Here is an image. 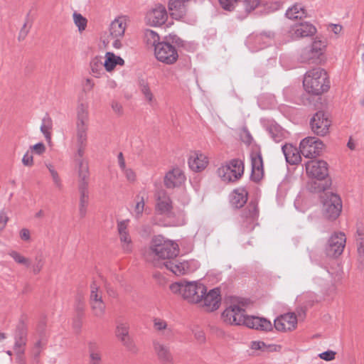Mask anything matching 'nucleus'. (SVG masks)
<instances>
[{
  "mask_svg": "<svg viewBox=\"0 0 364 364\" xmlns=\"http://www.w3.org/2000/svg\"><path fill=\"white\" fill-rule=\"evenodd\" d=\"M163 264L166 269H169L177 276L186 274L191 272L190 268L191 263L187 261L180 262L173 259L164 262Z\"/></svg>",
  "mask_w": 364,
  "mask_h": 364,
  "instance_id": "cd10ccee",
  "label": "nucleus"
},
{
  "mask_svg": "<svg viewBox=\"0 0 364 364\" xmlns=\"http://www.w3.org/2000/svg\"><path fill=\"white\" fill-rule=\"evenodd\" d=\"M31 151H33L36 154L41 155L46 151V146L42 142L36 144L30 147Z\"/></svg>",
  "mask_w": 364,
  "mask_h": 364,
  "instance_id": "052dcab7",
  "label": "nucleus"
},
{
  "mask_svg": "<svg viewBox=\"0 0 364 364\" xmlns=\"http://www.w3.org/2000/svg\"><path fill=\"white\" fill-rule=\"evenodd\" d=\"M307 175L318 181L324 179L328 176V164L323 160H311L306 164Z\"/></svg>",
  "mask_w": 364,
  "mask_h": 364,
  "instance_id": "4468645a",
  "label": "nucleus"
},
{
  "mask_svg": "<svg viewBox=\"0 0 364 364\" xmlns=\"http://www.w3.org/2000/svg\"><path fill=\"white\" fill-rule=\"evenodd\" d=\"M220 294L218 288L211 289L205 292L202 301L199 303L207 311H213L217 310L220 305Z\"/></svg>",
  "mask_w": 364,
  "mask_h": 364,
  "instance_id": "6ab92c4d",
  "label": "nucleus"
},
{
  "mask_svg": "<svg viewBox=\"0 0 364 364\" xmlns=\"http://www.w3.org/2000/svg\"><path fill=\"white\" fill-rule=\"evenodd\" d=\"M288 32L291 40H296L313 36L316 33V29L313 24L309 22H302L291 26Z\"/></svg>",
  "mask_w": 364,
  "mask_h": 364,
  "instance_id": "f3484780",
  "label": "nucleus"
},
{
  "mask_svg": "<svg viewBox=\"0 0 364 364\" xmlns=\"http://www.w3.org/2000/svg\"><path fill=\"white\" fill-rule=\"evenodd\" d=\"M323 146V142L318 138L308 136L301 141L299 149L305 158L312 159L321 154Z\"/></svg>",
  "mask_w": 364,
  "mask_h": 364,
  "instance_id": "1a4fd4ad",
  "label": "nucleus"
},
{
  "mask_svg": "<svg viewBox=\"0 0 364 364\" xmlns=\"http://www.w3.org/2000/svg\"><path fill=\"white\" fill-rule=\"evenodd\" d=\"M297 324V318L294 313H288L277 317L274 326L277 331H287L294 329Z\"/></svg>",
  "mask_w": 364,
  "mask_h": 364,
  "instance_id": "4be33fe9",
  "label": "nucleus"
},
{
  "mask_svg": "<svg viewBox=\"0 0 364 364\" xmlns=\"http://www.w3.org/2000/svg\"><path fill=\"white\" fill-rule=\"evenodd\" d=\"M144 36L146 43L149 46L154 47V49L156 48V46L161 43L159 41L160 37L159 34L152 30L146 29L144 31Z\"/></svg>",
  "mask_w": 364,
  "mask_h": 364,
  "instance_id": "ea45409f",
  "label": "nucleus"
},
{
  "mask_svg": "<svg viewBox=\"0 0 364 364\" xmlns=\"http://www.w3.org/2000/svg\"><path fill=\"white\" fill-rule=\"evenodd\" d=\"M247 191L245 188L234 190L230 195L231 204L237 208L242 207L247 200Z\"/></svg>",
  "mask_w": 364,
  "mask_h": 364,
  "instance_id": "473e14b6",
  "label": "nucleus"
},
{
  "mask_svg": "<svg viewBox=\"0 0 364 364\" xmlns=\"http://www.w3.org/2000/svg\"><path fill=\"white\" fill-rule=\"evenodd\" d=\"M245 326L250 328H255L259 331H271L272 329V324L270 321L264 318L257 316H249L246 318Z\"/></svg>",
  "mask_w": 364,
  "mask_h": 364,
  "instance_id": "c85d7f7f",
  "label": "nucleus"
},
{
  "mask_svg": "<svg viewBox=\"0 0 364 364\" xmlns=\"http://www.w3.org/2000/svg\"><path fill=\"white\" fill-rule=\"evenodd\" d=\"M239 0H219L221 7L227 11H232Z\"/></svg>",
  "mask_w": 364,
  "mask_h": 364,
  "instance_id": "5fc2aeb1",
  "label": "nucleus"
},
{
  "mask_svg": "<svg viewBox=\"0 0 364 364\" xmlns=\"http://www.w3.org/2000/svg\"><path fill=\"white\" fill-rule=\"evenodd\" d=\"M153 348L156 355L162 363H173V357L168 344L159 340H154L153 341Z\"/></svg>",
  "mask_w": 364,
  "mask_h": 364,
  "instance_id": "412c9836",
  "label": "nucleus"
},
{
  "mask_svg": "<svg viewBox=\"0 0 364 364\" xmlns=\"http://www.w3.org/2000/svg\"><path fill=\"white\" fill-rule=\"evenodd\" d=\"M153 328L165 340H171L175 336L173 326L162 318L155 317L153 318Z\"/></svg>",
  "mask_w": 364,
  "mask_h": 364,
  "instance_id": "a211bd4d",
  "label": "nucleus"
},
{
  "mask_svg": "<svg viewBox=\"0 0 364 364\" xmlns=\"http://www.w3.org/2000/svg\"><path fill=\"white\" fill-rule=\"evenodd\" d=\"M53 127V122L48 115H46L43 119L41 125V132L44 135L46 139L50 141L51 139L50 130Z\"/></svg>",
  "mask_w": 364,
  "mask_h": 364,
  "instance_id": "58836bf2",
  "label": "nucleus"
},
{
  "mask_svg": "<svg viewBox=\"0 0 364 364\" xmlns=\"http://www.w3.org/2000/svg\"><path fill=\"white\" fill-rule=\"evenodd\" d=\"M9 218L4 210L0 211V231L2 230L6 225Z\"/></svg>",
  "mask_w": 364,
  "mask_h": 364,
  "instance_id": "69168bd1",
  "label": "nucleus"
},
{
  "mask_svg": "<svg viewBox=\"0 0 364 364\" xmlns=\"http://www.w3.org/2000/svg\"><path fill=\"white\" fill-rule=\"evenodd\" d=\"M31 27V23H29L28 18L26 19L25 23H23L22 28L20 30L19 34H18V40L23 41L26 38L27 36L29 30Z\"/></svg>",
  "mask_w": 364,
  "mask_h": 364,
  "instance_id": "864d4df0",
  "label": "nucleus"
},
{
  "mask_svg": "<svg viewBox=\"0 0 364 364\" xmlns=\"http://www.w3.org/2000/svg\"><path fill=\"white\" fill-rule=\"evenodd\" d=\"M272 33H260L250 35L247 40L249 48L252 51L262 49L267 45H269L273 39Z\"/></svg>",
  "mask_w": 364,
  "mask_h": 364,
  "instance_id": "aec40b11",
  "label": "nucleus"
},
{
  "mask_svg": "<svg viewBox=\"0 0 364 364\" xmlns=\"http://www.w3.org/2000/svg\"><path fill=\"white\" fill-rule=\"evenodd\" d=\"M154 55L159 61L167 65L173 64L178 58L175 46L165 41H162L156 46Z\"/></svg>",
  "mask_w": 364,
  "mask_h": 364,
  "instance_id": "6e6552de",
  "label": "nucleus"
},
{
  "mask_svg": "<svg viewBox=\"0 0 364 364\" xmlns=\"http://www.w3.org/2000/svg\"><path fill=\"white\" fill-rule=\"evenodd\" d=\"M124 175H125V177L126 178L130 181V182H133L135 181L136 179V174L134 173V171L131 169V168H125V169H122V170Z\"/></svg>",
  "mask_w": 364,
  "mask_h": 364,
  "instance_id": "e2e57ef3",
  "label": "nucleus"
},
{
  "mask_svg": "<svg viewBox=\"0 0 364 364\" xmlns=\"http://www.w3.org/2000/svg\"><path fill=\"white\" fill-rule=\"evenodd\" d=\"M248 305L249 301L246 299L241 298L233 299L222 313L223 321L228 324L244 325L247 317L245 309Z\"/></svg>",
  "mask_w": 364,
  "mask_h": 364,
  "instance_id": "20e7f679",
  "label": "nucleus"
},
{
  "mask_svg": "<svg viewBox=\"0 0 364 364\" xmlns=\"http://www.w3.org/2000/svg\"><path fill=\"white\" fill-rule=\"evenodd\" d=\"M331 120L323 112H316L311 119L310 124L312 132L318 136H325L328 133Z\"/></svg>",
  "mask_w": 364,
  "mask_h": 364,
  "instance_id": "f8f14e48",
  "label": "nucleus"
},
{
  "mask_svg": "<svg viewBox=\"0 0 364 364\" xmlns=\"http://www.w3.org/2000/svg\"><path fill=\"white\" fill-rule=\"evenodd\" d=\"M26 345V342L22 338L21 336L15 338V343L14 346V350L16 352V355L20 357L24 353V346Z\"/></svg>",
  "mask_w": 364,
  "mask_h": 364,
  "instance_id": "8fccbe9b",
  "label": "nucleus"
},
{
  "mask_svg": "<svg viewBox=\"0 0 364 364\" xmlns=\"http://www.w3.org/2000/svg\"><path fill=\"white\" fill-rule=\"evenodd\" d=\"M252 175L253 181H259L264 176L263 160L262 154L259 151L251 153Z\"/></svg>",
  "mask_w": 364,
  "mask_h": 364,
  "instance_id": "b1692460",
  "label": "nucleus"
},
{
  "mask_svg": "<svg viewBox=\"0 0 364 364\" xmlns=\"http://www.w3.org/2000/svg\"><path fill=\"white\" fill-rule=\"evenodd\" d=\"M262 4V0H243L242 5L245 13V15L241 18L245 17L246 15L251 13L256 8L259 7Z\"/></svg>",
  "mask_w": 364,
  "mask_h": 364,
  "instance_id": "79ce46f5",
  "label": "nucleus"
},
{
  "mask_svg": "<svg viewBox=\"0 0 364 364\" xmlns=\"http://www.w3.org/2000/svg\"><path fill=\"white\" fill-rule=\"evenodd\" d=\"M322 203V213L329 220H336L342 210V200L341 197L331 191L323 192L321 196Z\"/></svg>",
  "mask_w": 364,
  "mask_h": 364,
  "instance_id": "423d86ee",
  "label": "nucleus"
},
{
  "mask_svg": "<svg viewBox=\"0 0 364 364\" xmlns=\"http://www.w3.org/2000/svg\"><path fill=\"white\" fill-rule=\"evenodd\" d=\"M190 0H169L168 10L173 18L179 20L187 14V3Z\"/></svg>",
  "mask_w": 364,
  "mask_h": 364,
  "instance_id": "a878e982",
  "label": "nucleus"
},
{
  "mask_svg": "<svg viewBox=\"0 0 364 364\" xmlns=\"http://www.w3.org/2000/svg\"><path fill=\"white\" fill-rule=\"evenodd\" d=\"M20 237L25 241H29L31 239L30 231L27 228H23L20 231Z\"/></svg>",
  "mask_w": 364,
  "mask_h": 364,
  "instance_id": "774afa93",
  "label": "nucleus"
},
{
  "mask_svg": "<svg viewBox=\"0 0 364 364\" xmlns=\"http://www.w3.org/2000/svg\"><path fill=\"white\" fill-rule=\"evenodd\" d=\"M52 181H53V183L54 186L57 189L61 190L63 188V181H62V179H61V178H60V176L59 175H58L55 177H53L52 178Z\"/></svg>",
  "mask_w": 364,
  "mask_h": 364,
  "instance_id": "338daca9",
  "label": "nucleus"
},
{
  "mask_svg": "<svg viewBox=\"0 0 364 364\" xmlns=\"http://www.w3.org/2000/svg\"><path fill=\"white\" fill-rule=\"evenodd\" d=\"M128 21L129 18L127 16H119L115 18L109 25L110 37L123 38Z\"/></svg>",
  "mask_w": 364,
  "mask_h": 364,
  "instance_id": "393cba45",
  "label": "nucleus"
},
{
  "mask_svg": "<svg viewBox=\"0 0 364 364\" xmlns=\"http://www.w3.org/2000/svg\"><path fill=\"white\" fill-rule=\"evenodd\" d=\"M104 68L107 72L112 71L117 65H124V60L112 52H107L105 56Z\"/></svg>",
  "mask_w": 364,
  "mask_h": 364,
  "instance_id": "72a5a7b5",
  "label": "nucleus"
},
{
  "mask_svg": "<svg viewBox=\"0 0 364 364\" xmlns=\"http://www.w3.org/2000/svg\"><path fill=\"white\" fill-rule=\"evenodd\" d=\"M356 244L358 259L360 262H364V241L362 238H359Z\"/></svg>",
  "mask_w": 364,
  "mask_h": 364,
  "instance_id": "6e6d98bb",
  "label": "nucleus"
},
{
  "mask_svg": "<svg viewBox=\"0 0 364 364\" xmlns=\"http://www.w3.org/2000/svg\"><path fill=\"white\" fill-rule=\"evenodd\" d=\"M129 220L119 221L117 223V230L119 235V240L123 250L126 252L132 251V240L127 231Z\"/></svg>",
  "mask_w": 364,
  "mask_h": 364,
  "instance_id": "bb28decb",
  "label": "nucleus"
},
{
  "mask_svg": "<svg viewBox=\"0 0 364 364\" xmlns=\"http://www.w3.org/2000/svg\"><path fill=\"white\" fill-rule=\"evenodd\" d=\"M178 253V246L173 241L166 240L161 235L152 239L149 254L154 259L168 261L174 259Z\"/></svg>",
  "mask_w": 364,
  "mask_h": 364,
  "instance_id": "7ed1b4c3",
  "label": "nucleus"
},
{
  "mask_svg": "<svg viewBox=\"0 0 364 364\" xmlns=\"http://www.w3.org/2000/svg\"><path fill=\"white\" fill-rule=\"evenodd\" d=\"M170 289L191 304H199L207 291L205 286L200 282L186 280L173 283Z\"/></svg>",
  "mask_w": 364,
  "mask_h": 364,
  "instance_id": "f257e3e1",
  "label": "nucleus"
},
{
  "mask_svg": "<svg viewBox=\"0 0 364 364\" xmlns=\"http://www.w3.org/2000/svg\"><path fill=\"white\" fill-rule=\"evenodd\" d=\"M82 85L83 92H87L93 89V87L95 86V82H93L92 80H91L90 78H86L83 81Z\"/></svg>",
  "mask_w": 364,
  "mask_h": 364,
  "instance_id": "bf43d9fd",
  "label": "nucleus"
},
{
  "mask_svg": "<svg viewBox=\"0 0 364 364\" xmlns=\"http://www.w3.org/2000/svg\"><path fill=\"white\" fill-rule=\"evenodd\" d=\"M244 166L242 161L232 159L225 165L218 168L217 173L225 182H232L237 180L243 174Z\"/></svg>",
  "mask_w": 364,
  "mask_h": 364,
  "instance_id": "0eeeda50",
  "label": "nucleus"
},
{
  "mask_svg": "<svg viewBox=\"0 0 364 364\" xmlns=\"http://www.w3.org/2000/svg\"><path fill=\"white\" fill-rule=\"evenodd\" d=\"M282 149L287 163L296 164L301 161L300 151H299L297 148L291 144H285L282 146Z\"/></svg>",
  "mask_w": 364,
  "mask_h": 364,
  "instance_id": "2f4dec72",
  "label": "nucleus"
},
{
  "mask_svg": "<svg viewBox=\"0 0 364 364\" xmlns=\"http://www.w3.org/2000/svg\"><path fill=\"white\" fill-rule=\"evenodd\" d=\"M303 85L307 92L319 95L329 88L327 73L321 68L311 69L306 73Z\"/></svg>",
  "mask_w": 364,
  "mask_h": 364,
  "instance_id": "f03ea898",
  "label": "nucleus"
},
{
  "mask_svg": "<svg viewBox=\"0 0 364 364\" xmlns=\"http://www.w3.org/2000/svg\"><path fill=\"white\" fill-rule=\"evenodd\" d=\"M186 180V177L179 168H173L166 173L164 178L165 186L168 188L181 186Z\"/></svg>",
  "mask_w": 364,
  "mask_h": 364,
  "instance_id": "c756f323",
  "label": "nucleus"
},
{
  "mask_svg": "<svg viewBox=\"0 0 364 364\" xmlns=\"http://www.w3.org/2000/svg\"><path fill=\"white\" fill-rule=\"evenodd\" d=\"M192 332L194 335V337L199 343L205 342V333L203 332V331L201 328L196 327V328L192 330Z\"/></svg>",
  "mask_w": 364,
  "mask_h": 364,
  "instance_id": "13d9d810",
  "label": "nucleus"
},
{
  "mask_svg": "<svg viewBox=\"0 0 364 364\" xmlns=\"http://www.w3.org/2000/svg\"><path fill=\"white\" fill-rule=\"evenodd\" d=\"M9 255L15 260L16 262L25 265L26 267H30V261L28 258L23 257L16 251H12L9 253Z\"/></svg>",
  "mask_w": 364,
  "mask_h": 364,
  "instance_id": "3c124183",
  "label": "nucleus"
},
{
  "mask_svg": "<svg viewBox=\"0 0 364 364\" xmlns=\"http://www.w3.org/2000/svg\"><path fill=\"white\" fill-rule=\"evenodd\" d=\"M286 16L290 19L302 18L306 16V11L301 4L296 3L286 11Z\"/></svg>",
  "mask_w": 364,
  "mask_h": 364,
  "instance_id": "f704fd0d",
  "label": "nucleus"
},
{
  "mask_svg": "<svg viewBox=\"0 0 364 364\" xmlns=\"http://www.w3.org/2000/svg\"><path fill=\"white\" fill-rule=\"evenodd\" d=\"M90 308L95 316L102 318L106 309V304L105 301L101 302H91L90 303Z\"/></svg>",
  "mask_w": 364,
  "mask_h": 364,
  "instance_id": "c03bdc74",
  "label": "nucleus"
},
{
  "mask_svg": "<svg viewBox=\"0 0 364 364\" xmlns=\"http://www.w3.org/2000/svg\"><path fill=\"white\" fill-rule=\"evenodd\" d=\"M129 326L127 323L119 321L116 326L115 336L122 345L130 352L136 353V345L129 334Z\"/></svg>",
  "mask_w": 364,
  "mask_h": 364,
  "instance_id": "2eb2a0df",
  "label": "nucleus"
},
{
  "mask_svg": "<svg viewBox=\"0 0 364 364\" xmlns=\"http://www.w3.org/2000/svg\"><path fill=\"white\" fill-rule=\"evenodd\" d=\"M140 91L144 95V99L149 105H152L155 102L154 96L147 82L142 80L139 85Z\"/></svg>",
  "mask_w": 364,
  "mask_h": 364,
  "instance_id": "a19ab883",
  "label": "nucleus"
},
{
  "mask_svg": "<svg viewBox=\"0 0 364 364\" xmlns=\"http://www.w3.org/2000/svg\"><path fill=\"white\" fill-rule=\"evenodd\" d=\"M336 353L333 350H329L318 354V357L326 361H331L335 359Z\"/></svg>",
  "mask_w": 364,
  "mask_h": 364,
  "instance_id": "4d7b16f0",
  "label": "nucleus"
},
{
  "mask_svg": "<svg viewBox=\"0 0 364 364\" xmlns=\"http://www.w3.org/2000/svg\"><path fill=\"white\" fill-rule=\"evenodd\" d=\"M35 261H36V263L33 266V272L35 274H37L41 271V269L44 265L43 257L41 255H37L35 257Z\"/></svg>",
  "mask_w": 364,
  "mask_h": 364,
  "instance_id": "603ef678",
  "label": "nucleus"
},
{
  "mask_svg": "<svg viewBox=\"0 0 364 364\" xmlns=\"http://www.w3.org/2000/svg\"><path fill=\"white\" fill-rule=\"evenodd\" d=\"M73 18L74 23L78 28V31L82 32L85 30L87 27V19L82 16L80 14L74 12L73 14Z\"/></svg>",
  "mask_w": 364,
  "mask_h": 364,
  "instance_id": "49530a36",
  "label": "nucleus"
},
{
  "mask_svg": "<svg viewBox=\"0 0 364 364\" xmlns=\"http://www.w3.org/2000/svg\"><path fill=\"white\" fill-rule=\"evenodd\" d=\"M325 43L321 41H314L313 43L301 50L300 61L304 63H317L325 48Z\"/></svg>",
  "mask_w": 364,
  "mask_h": 364,
  "instance_id": "9b49d317",
  "label": "nucleus"
},
{
  "mask_svg": "<svg viewBox=\"0 0 364 364\" xmlns=\"http://www.w3.org/2000/svg\"><path fill=\"white\" fill-rule=\"evenodd\" d=\"M22 163L26 166H31L33 164V158L32 154L27 151L23 156Z\"/></svg>",
  "mask_w": 364,
  "mask_h": 364,
  "instance_id": "680f3d73",
  "label": "nucleus"
},
{
  "mask_svg": "<svg viewBox=\"0 0 364 364\" xmlns=\"http://www.w3.org/2000/svg\"><path fill=\"white\" fill-rule=\"evenodd\" d=\"M102 294V291L99 289L95 283H92L90 286V303L104 301Z\"/></svg>",
  "mask_w": 364,
  "mask_h": 364,
  "instance_id": "37998d69",
  "label": "nucleus"
},
{
  "mask_svg": "<svg viewBox=\"0 0 364 364\" xmlns=\"http://www.w3.org/2000/svg\"><path fill=\"white\" fill-rule=\"evenodd\" d=\"M79 213L81 217L86 215L87 206L89 201V193H80Z\"/></svg>",
  "mask_w": 364,
  "mask_h": 364,
  "instance_id": "de8ad7c7",
  "label": "nucleus"
},
{
  "mask_svg": "<svg viewBox=\"0 0 364 364\" xmlns=\"http://www.w3.org/2000/svg\"><path fill=\"white\" fill-rule=\"evenodd\" d=\"M90 362H100L101 353L99 347L95 344H91L89 347Z\"/></svg>",
  "mask_w": 364,
  "mask_h": 364,
  "instance_id": "09e8293b",
  "label": "nucleus"
},
{
  "mask_svg": "<svg viewBox=\"0 0 364 364\" xmlns=\"http://www.w3.org/2000/svg\"><path fill=\"white\" fill-rule=\"evenodd\" d=\"M346 242V235L343 232H336L329 238L326 247V253L328 257H336L341 255Z\"/></svg>",
  "mask_w": 364,
  "mask_h": 364,
  "instance_id": "ddd939ff",
  "label": "nucleus"
},
{
  "mask_svg": "<svg viewBox=\"0 0 364 364\" xmlns=\"http://www.w3.org/2000/svg\"><path fill=\"white\" fill-rule=\"evenodd\" d=\"M144 197L145 193L140 192L138 195H136L135 198V205L134 207L132 215L136 219L139 218L142 215L143 211L144 210Z\"/></svg>",
  "mask_w": 364,
  "mask_h": 364,
  "instance_id": "c9c22d12",
  "label": "nucleus"
},
{
  "mask_svg": "<svg viewBox=\"0 0 364 364\" xmlns=\"http://www.w3.org/2000/svg\"><path fill=\"white\" fill-rule=\"evenodd\" d=\"M207 156L200 152L193 153L188 159L189 167L194 171H201L208 165Z\"/></svg>",
  "mask_w": 364,
  "mask_h": 364,
  "instance_id": "7c9ffc66",
  "label": "nucleus"
},
{
  "mask_svg": "<svg viewBox=\"0 0 364 364\" xmlns=\"http://www.w3.org/2000/svg\"><path fill=\"white\" fill-rule=\"evenodd\" d=\"M167 19V11L162 4H156L146 11L144 16L145 23L151 27L161 26L166 23Z\"/></svg>",
  "mask_w": 364,
  "mask_h": 364,
  "instance_id": "9d476101",
  "label": "nucleus"
},
{
  "mask_svg": "<svg viewBox=\"0 0 364 364\" xmlns=\"http://www.w3.org/2000/svg\"><path fill=\"white\" fill-rule=\"evenodd\" d=\"M259 215L257 205L255 202H250L246 208L242 211V226L245 228V231L248 232L254 228L257 224Z\"/></svg>",
  "mask_w": 364,
  "mask_h": 364,
  "instance_id": "dca6fc26",
  "label": "nucleus"
},
{
  "mask_svg": "<svg viewBox=\"0 0 364 364\" xmlns=\"http://www.w3.org/2000/svg\"><path fill=\"white\" fill-rule=\"evenodd\" d=\"M90 71L92 75L95 77H100L104 74V62L102 61L101 57H95L90 62Z\"/></svg>",
  "mask_w": 364,
  "mask_h": 364,
  "instance_id": "e433bc0d",
  "label": "nucleus"
},
{
  "mask_svg": "<svg viewBox=\"0 0 364 364\" xmlns=\"http://www.w3.org/2000/svg\"><path fill=\"white\" fill-rule=\"evenodd\" d=\"M78 163V178L79 179H88L89 178V167L88 164L83 159H79Z\"/></svg>",
  "mask_w": 364,
  "mask_h": 364,
  "instance_id": "a18cd8bd",
  "label": "nucleus"
},
{
  "mask_svg": "<svg viewBox=\"0 0 364 364\" xmlns=\"http://www.w3.org/2000/svg\"><path fill=\"white\" fill-rule=\"evenodd\" d=\"M89 122V105L78 101L76 108V137L77 145L85 146Z\"/></svg>",
  "mask_w": 364,
  "mask_h": 364,
  "instance_id": "39448f33",
  "label": "nucleus"
},
{
  "mask_svg": "<svg viewBox=\"0 0 364 364\" xmlns=\"http://www.w3.org/2000/svg\"><path fill=\"white\" fill-rule=\"evenodd\" d=\"M172 208L170 198L164 192L159 193L156 204V212L167 218H173L175 214Z\"/></svg>",
  "mask_w": 364,
  "mask_h": 364,
  "instance_id": "5701e85b",
  "label": "nucleus"
},
{
  "mask_svg": "<svg viewBox=\"0 0 364 364\" xmlns=\"http://www.w3.org/2000/svg\"><path fill=\"white\" fill-rule=\"evenodd\" d=\"M267 132L275 142L281 141L286 134L285 132L278 124H270L267 128Z\"/></svg>",
  "mask_w": 364,
  "mask_h": 364,
  "instance_id": "4c0bfd02",
  "label": "nucleus"
},
{
  "mask_svg": "<svg viewBox=\"0 0 364 364\" xmlns=\"http://www.w3.org/2000/svg\"><path fill=\"white\" fill-rule=\"evenodd\" d=\"M88 182L87 179H79L78 189L80 193H89L88 192Z\"/></svg>",
  "mask_w": 364,
  "mask_h": 364,
  "instance_id": "0e129e2a",
  "label": "nucleus"
}]
</instances>
